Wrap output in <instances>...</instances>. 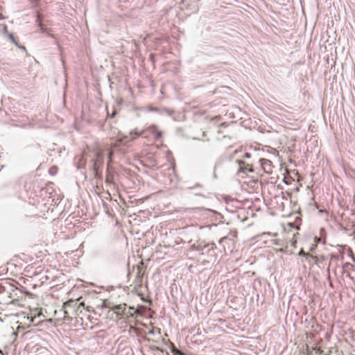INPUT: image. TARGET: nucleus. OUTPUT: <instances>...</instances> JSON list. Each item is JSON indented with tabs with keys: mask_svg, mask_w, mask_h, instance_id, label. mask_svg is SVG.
Listing matches in <instances>:
<instances>
[{
	"mask_svg": "<svg viewBox=\"0 0 355 355\" xmlns=\"http://www.w3.org/2000/svg\"><path fill=\"white\" fill-rule=\"evenodd\" d=\"M283 229L285 241L284 246L287 248L288 243H290L292 246L295 247L297 243L296 236L298 235L300 230L299 225H295V223H285L283 225Z\"/></svg>",
	"mask_w": 355,
	"mask_h": 355,
	"instance_id": "1",
	"label": "nucleus"
},
{
	"mask_svg": "<svg viewBox=\"0 0 355 355\" xmlns=\"http://www.w3.org/2000/svg\"><path fill=\"white\" fill-rule=\"evenodd\" d=\"M146 272V268L142 261L137 266H133L128 272L129 279L133 278L135 287H141L143 283V277Z\"/></svg>",
	"mask_w": 355,
	"mask_h": 355,
	"instance_id": "2",
	"label": "nucleus"
},
{
	"mask_svg": "<svg viewBox=\"0 0 355 355\" xmlns=\"http://www.w3.org/2000/svg\"><path fill=\"white\" fill-rule=\"evenodd\" d=\"M73 301H68L62 305L61 308L54 311L55 320L57 322L64 320L65 319H71L69 315V309L71 308Z\"/></svg>",
	"mask_w": 355,
	"mask_h": 355,
	"instance_id": "3",
	"label": "nucleus"
},
{
	"mask_svg": "<svg viewBox=\"0 0 355 355\" xmlns=\"http://www.w3.org/2000/svg\"><path fill=\"white\" fill-rule=\"evenodd\" d=\"M144 131L139 132L136 129L132 130L130 132V139H128L129 137L128 135H121L120 137L118 139H116V142L114 144V146L115 147H118L120 146L121 145H125L128 141L134 140L136 138L144 134Z\"/></svg>",
	"mask_w": 355,
	"mask_h": 355,
	"instance_id": "4",
	"label": "nucleus"
},
{
	"mask_svg": "<svg viewBox=\"0 0 355 355\" xmlns=\"http://www.w3.org/2000/svg\"><path fill=\"white\" fill-rule=\"evenodd\" d=\"M260 164L263 171L268 174H271L272 173V162L267 159H260L259 160Z\"/></svg>",
	"mask_w": 355,
	"mask_h": 355,
	"instance_id": "5",
	"label": "nucleus"
},
{
	"mask_svg": "<svg viewBox=\"0 0 355 355\" xmlns=\"http://www.w3.org/2000/svg\"><path fill=\"white\" fill-rule=\"evenodd\" d=\"M239 166V173H247L248 172H252V169L251 167H250L248 165H245V162L243 161H238Z\"/></svg>",
	"mask_w": 355,
	"mask_h": 355,
	"instance_id": "6",
	"label": "nucleus"
},
{
	"mask_svg": "<svg viewBox=\"0 0 355 355\" xmlns=\"http://www.w3.org/2000/svg\"><path fill=\"white\" fill-rule=\"evenodd\" d=\"M148 130L151 133H155V139H158L159 137H162V132L157 130V127L155 125H152L148 127Z\"/></svg>",
	"mask_w": 355,
	"mask_h": 355,
	"instance_id": "7",
	"label": "nucleus"
},
{
	"mask_svg": "<svg viewBox=\"0 0 355 355\" xmlns=\"http://www.w3.org/2000/svg\"><path fill=\"white\" fill-rule=\"evenodd\" d=\"M299 255L311 258L315 263H318L319 261V259L317 257L310 254L309 253H306L303 250L300 251Z\"/></svg>",
	"mask_w": 355,
	"mask_h": 355,
	"instance_id": "8",
	"label": "nucleus"
},
{
	"mask_svg": "<svg viewBox=\"0 0 355 355\" xmlns=\"http://www.w3.org/2000/svg\"><path fill=\"white\" fill-rule=\"evenodd\" d=\"M8 37L10 39V40L16 46H19V43L15 40L13 35L12 33H9L8 34Z\"/></svg>",
	"mask_w": 355,
	"mask_h": 355,
	"instance_id": "9",
	"label": "nucleus"
},
{
	"mask_svg": "<svg viewBox=\"0 0 355 355\" xmlns=\"http://www.w3.org/2000/svg\"><path fill=\"white\" fill-rule=\"evenodd\" d=\"M114 311H115L116 315H121L123 313V311H124V309H122L120 306H116L114 309Z\"/></svg>",
	"mask_w": 355,
	"mask_h": 355,
	"instance_id": "10",
	"label": "nucleus"
},
{
	"mask_svg": "<svg viewBox=\"0 0 355 355\" xmlns=\"http://www.w3.org/2000/svg\"><path fill=\"white\" fill-rule=\"evenodd\" d=\"M315 244L314 245V246H313V247H311V248L310 251H312V250L314 249V248L316 246L317 243H318V242H319V241H320V239H317L316 237L315 238Z\"/></svg>",
	"mask_w": 355,
	"mask_h": 355,
	"instance_id": "11",
	"label": "nucleus"
},
{
	"mask_svg": "<svg viewBox=\"0 0 355 355\" xmlns=\"http://www.w3.org/2000/svg\"><path fill=\"white\" fill-rule=\"evenodd\" d=\"M85 309H87V311H88L89 312H92V311H94V309H93V307L91 306H87L85 307Z\"/></svg>",
	"mask_w": 355,
	"mask_h": 355,
	"instance_id": "12",
	"label": "nucleus"
},
{
	"mask_svg": "<svg viewBox=\"0 0 355 355\" xmlns=\"http://www.w3.org/2000/svg\"><path fill=\"white\" fill-rule=\"evenodd\" d=\"M112 154H113V152L111 150L110 153H109V155H108V159L110 161L111 160V157L112 156Z\"/></svg>",
	"mask_w": 355,
	"mask_h": 355,
	"instance_id": "13",
	"label": "nucleus"
},
{
	"mask_svg": "<svg viewBox=\"0 0 355 355\" xmlns=\"http://www.w3.org/2000/svg\"><path fill=\"white\" fill-rule=\"evenodd\" d=\"M18 48L21 49V50L26 51V48L24 46L19 45Z\"/></svg>",
	"mask_w": 355,
	"mask_h": 355,
	"instance_id": "14",
	"label": "nucleus"
},
{
	"mask_svg": "<svg viewBox=\"0 0 355 355\" xmlns=\"http://www.w3.org/2000/svg\"><path fill=\"white\" fill-rule=\"evenodd\" d=\"M175 352H176V354H178L180 355H183V354L180 350L176 349Z\"/></svg>",
	"mask_w": 355,
	"mask_h": 355,
	"instance_id": "15",
	"label": "nucleus"
},
{
	"mask_svg": "<svg viewBox=\"0 0 355 355\" xmlns=\"http://www.w3.org/2000/svg\"><path fill=\"white\" fill-rule=\"evenodd\" d=\"M79 306H83V307H85V303H84V302H80V303L79 304Z\"/></svg>",
	"mask_w": 355,
	"mask_h": 355,
	"instance_id": "16",
	"label": "nucleus"
},
{
	"mask_svg": "<svg viewBox=\"0 0 355 355\" xmlns=\"http://www.w3.org/2000/svg\"><path fill=\"white\" fill-rule=\"evenodd\" d=\"M220 216H220V214H217V216H216V220H218V219H219V218H218V217H220Z\"/></svg>",
	"mask_w": 355,
	"mask_h": 355,
	"instance_id": "17",
	"label": "nucleus"
},
{
	"mask_svg": "<svg viewBox=\"0 0 355 355\" xmlns=\"http://www.w3.org/2000/svg\"><path fill=\"white\" fill-rule=\"evenodd\" d=\"M4 19V17L3 16V15L1 13H0V19Z\"/></svg>",
	"mask_w": 355,
	"mask_h": 355,
	"instance_id": "18",
	"label": "nucleus"
},
{
	"mask_svg": "<svg viewBox=\"0 0 355 355\" xmlns=\"http://www.w3.org/2000/svg\"><path fill=\"white\" fill-rule=\"evenodd\" d=\"M245 157H250V155H249V154H248V153H245Z\"/></svg>",
	"mask_w": 355,
	"mask_h": 355,
	"instance_id": "19",
	"label": "nucleus"
},
{
	"mask_svg": "<svg viewBox=\"0 0 355 355\" xmlns=\"http://www.w3.org/2000/svg\"><path fill=\"white\" fill-rule=\"evenodd\" d=\"M352 234L354 235V239H355V230L353 232Z\"/></svg>",
	"mask_w": 355,
	"mask_h": 355,
	"instance_id": "20",
	"label": "nucleus"
},
{
	"mask_svg": "<svg viewBox=\"0 0 355 355\" xmlns=\"http://www.w3.org/2000/svg\"><path fill=\"white\" fill-rule=\"evenodd\" d=\"M0 354H2V352H1V349H0Z\"/></svg>",
	"mask_w": 355,
	"mask_h": 355,
	"instance_id": "21",
	"label": "nucleus"
}]
</instances>
